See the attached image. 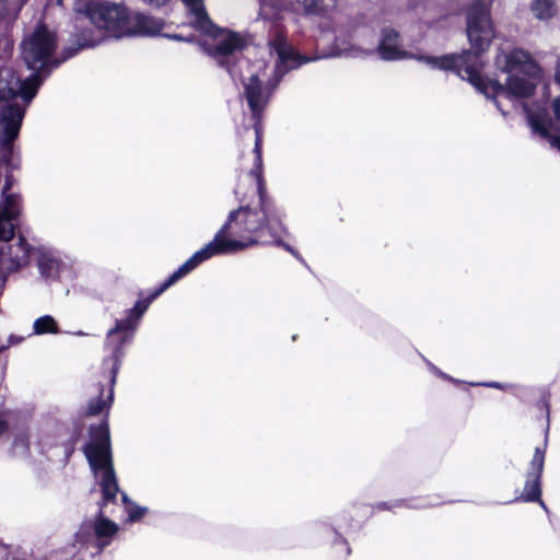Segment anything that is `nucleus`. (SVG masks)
<instances>
[{"instance_id": "e433bc0d", "label": "nucleus", "mask_w": 560, "mask_h": 560, "mask_svg": "<svg viewBox=\"0 0 560 560\" xmlns=\"http://www.w3.org/2000/svg\"><path fill=\"white\" fill-rule=\"evenodd\" d=\"M22 337H16L14 335H11L8 339L9 346L16 345L22 341Z\"/></svg>"}, {"instance_id": "4c0bfd02", "label": "nucleus", "mask_w": 560, "mask_h": 560, "mask_svg": "<svg viewBox=\"0 0 560 560\" xmlns=\"http://www.w3.org/2000/svg\"><path fill=\"white\" fill-rule=\"evenodd\" d=\"M542 405H544V407H545V408H546V410H547V418H549V402H548L547 400H544V401H542Z\"/></svg>"}, {"instance_id": "ea45409f", "label": "nucleus", "mask_w": 560, "mask_h": 560, "mask_svg": "<svg viewBox=\"0 0 560 560\" xmlns=\"http://www.w3.org/2000/svg\"><path fill=\"white\" fill-rule=\"evenodd\" d=\"M7 424L2 421H0V434L5 430Z\"/></svg>"}, {"instance_id": "2f4dec72", "label": "nucleus", "mask_w": 560, "mask_h": 560, "mask_svg": "<svg viewBox=\"0 0 560 560\" xmlns=\"http://www.w3.org/2000/svg\"><path fill=\"white\" fill-rule=\"evenodd\" d=\"M336 541L334 542L335 546H340L343 548L346 556L350 555V547L348 546V542L346 539H343L337 532H336Z\"/></svg>"}, {"instance_id": "f257e3e1", "label": "nucleus", "mask_w": 560, "mask_h": 560, "mask_svg": "<svg viewBox=\"0 0 560 560\" xmlns=\"http://www.w3.org/2000/svg\"><path fill=\"white\" fill-rule=\"evenodd\" d=\"M272 25L273 34L270 35L268 44L270 54L276 55L277 59L270 75L267 74V66L262 60L250 62L243 58L242 51L246 43L237 33L223 35L218 44L205 45V50L217 65L226 70L235 84L240 82L243 86L241 95L246 101L254 120V154L258 165L262 158V113L283 77L307 63V59L296 56V49L288 42L281 25L278 22H272Z\"/></svg>"}, {"instance_id": "9d476101", "label": "nucleus", "mask_w": 560, "mask_h": 560, "mask_svg": "<svg viewBox=\"0 0 560 560\" xmlns=\"http://www.w3.org/2000/svg\"><path fill=\"white\" fill-rule=\"evenodd\" d=\"M226 255L225 247L218 244L217 240H212L206 244L202 248L192 254L183 265H180L172 275H170L165 281L152 292L143 302H149V305L165 290L175 284L178 280L190 273L203 261L210 259L213 256Z\"/></svg>"}, {"instance_id": "c85d7f7f", "label": "nucleus", "mask_w": 560, "mask_h": 560, "mask_svg": "<svg viewBox=\"0 0 560 560\" xmlns=\"http://www.w3.org/2000/svg\"><path fill=\"white\" fill-rule=\"evenodd\" d=\"M470 385L471 386H483V387L495 388V389H501V390H505L509 387H511V385H509V384H503V383H499V382H479V383H471Z\"/></svg>"}, {"instance_id": "6e6552de", "label": "nucleus", "mask_w": 560, "mask_h": 560, "mask_svg": "<svg viewBox=\"0 0 560 560\" xmlns=\"http://www.w3.org/2000/svg\"><path fill=\"white\" fill-rule=\"evenodd\" d=\"M149 307V302L138 300L131 308L125 312V317L115 320L105 337L104 351L106 352L102 369L108 371L107 378L112 386H115L117 374L120 370L126 349L135 338L140 320Z\"/></svg>"}, {"instance_id": "bb28decb", "label": "nucleus", "mask_w": 560, "mask_h": 560, "mask_svg": "<svg viewBox=\"0 0 560 560\" xmlns=\"http://www.w3.org/2000/svg\"><path fill=\"white\" fill-rule=\"evenodd\" d=\"M122 501L125 503V510L128 514L127 522L128 523H135L142 518L147 512L148 509L144 506H140L137 503L132 502L126 493H121Z\"/></svg>"}, {"instance_id": "c756f323", "label": "nucleus", "mask_w": 560, "mask_h": 560, "mask_svg": "<svg viewBox=\"0 0 560 560\" xmlns=\"http://www.w3.org/2000/svg\"><path fill=\"white\" fill-rule=\"evenodd\" d=\"M144 4L153 9H162L166 7L171 0H141Z\"/></svg>"}, {"instance_id": "473e14b6", "label": "nucleus", "mask_w": 560, "mask_h": 560, "mask_svg": "<svg viewBox=\"0 0 560 560\" xmlns=\"http://www.w3.org/2000/svg\"><path fill=\"white\" fill-rule=\"evenodd\" d=\"M273 15H275L273 12L271 14L267 13L265 4L261 3V8H260V12H259V19H261V20H271Z\"/></svg>"}, {"instance_id": "4468645a", "label": "nucleus", "mask_w": 560, "mask_h": 560, "mask_svg": "<svg viewBox=\"0 0 560 560\" xmlns=\"http://www.w3.org/2000/svg\"><path fill=\"white\" fill-rule=\"evenodd\" d=\"M182 2L189 12L190 24L201 33L209 35L212 38L211 44H218L223 35L232 33L213 24L206 11L203 0H182Z\"/></svg>"}, {"instance_id": "4be33fe9", "label": "nucleus", "mask_w": 560, "mask_h": 560, "mask_svg": "<svg viewBox=\"0 0 560 560\" xmlns=\"http://www.w3.org/2000/svg\"><path fill=\"white\" fill-rule=\"evenodd\" d=\"M21 7L11 0H0V34L9 31L19 18Z\"/></svg>"}, {"instance_id": "a19ab883", "label": "nucleus", "mask_w": 560, "mask_h": 560, "mask_svg": "<svg viewBox=\"0 0 560 560\" xmlns=\"http://www.w3.org/2000/svg\"><path fill=\"white\" fill-rule=\"evenodd\" d=\"M74 335H77V336H88V334L82 331V330L75 331Z\"/></svg>"}, {"instance_id": "5701e85b", "label": "nucleus", "mask_w": 560, "mask_h": 560, "mask_svg": "<svg viewBox=\"0 0 560 560\" xmlns=\"http://www.w3.org/2000/svg\"><path fill=\"white\" fill-rule=\"evenodd\" d=\"M438 502L429 501L428 499L420 498L413 500H395L393 502H378L374 509L378 511L393 510L394 508H410V509H425L436 505Z\"/></svg>"}, {"instance_id": "ddd939ff", "label": "nucleus", "mask_w": 560, "mask_h": 560, "mask_svg": "<svg viewBox=\"0 0 560 560\" xmlns=\"http://www.w3.org/2000/svg\"><path fill=\"white\" fill-rule=\"evenodd\" d=\"M545 446H537L535 448L533 458L529 463L528 470L526 472V480L523 492L520 497L509 501V503L523 501V502H536L540 501L541 497V476L545 466Z\"/></svg>"}, {"instance_id": "2eb2a0df", "label": "nucleus", "mask_w": 560, "mask_h": 560, "mask_svg": "<svg viewBox=\"0 0 560 560\" xmlns=\"http://www.w3.org/2000/svg\"><path fill=\"white\" fill-rule=\"evenodd\" d=\"M370 54V51L351 45L349 35H336L334 43L327 50H323L320 54L313 56L302 55L296 50V56L302 59H307V62L316 61L324 58L335 57H360Z\"/></svg>"}, {"instance_id": "58836bf2", "label": "nucleus", "mask_w": 560, "mask_h": 560, "mask_svg": "<svg viewBox=\"0 0 560 560\" xmlns=\"http://www.w3.org/2000/svg\"><path fill=\"white\" fill-rule=\"evenodd\" d=\"M537 502H538V503L540 504V506H541V508H542V509L548 513V508H547V505L545 504V502H544L541 499H540V501H537Z\"/></svg>"}, {"instance_id": "412c9836", "label": "nucleus", "mask_w": 560, "mask_h": 560, "mask_svg": "<svg viewBox=\"0 0 560 560\" xmlns=\"http://www.w3.org/2000/svg\"><path fill=\"white\" fill-rule=\"evenodd\" d=\"M301 5L305 15L327 16L332 12L338 3V0H295Z\"/></svg>"}, {"instance_id": "6ab92c4d", "label": "nucleus", "mask_w": 560, "mask_h": 560, "mask_svg": "<svg viewBox=\"0 0 560 560\" xmlns=\"http://www.w3.org/2000/svg\"><path fill=\"white\" fill-rule=\"evenodd\" d=\"M164 27V21L144 13H136L131 15V34L130 37L141 36H155Z\"/></svg>"}, {"instance_id": "423d86ee", "label": "nucleus", "mask_w": 560, "mask_h": 560, "mask_svg": "<svg viewBox=\"0 0 560 560\" xmlns=\"http://www.w3.org/2000/svg\"><path fill=\"white\" fill-rule=\"evenodd\" d=\"M366 50L370 51L366 56L376 54L384 61L416 59L433 69L452 71L457 75H462L464 70L469 79L476 78L474 55L469 50L443 56L416 55L405 49L399 32L393 27H383L380 32L377 46L374 49Z\"/></svg>"}, {"instance_id": "79ce46f5", "label": "nucleus", "mask_w": 560, "mask_h": 560, "mask_svg": "<svg viewBox=\"0 0 560 560\" xmlns=\"http://www.w3.org/2000/svg\"><path fill=\"white\" fill-rule=\"evenodd\" d=\"M27 2V0H20V3L16 4V7H23L25 3Z\"/></svg>"}, {"instance_id": "37998d69", "label": "nucleus", "mask_w": 560, "mask_h": 560, "mask_svg": "<svg viewBox=\"0 0 560 560\" xmlns=\"http://www.w3.org/2000/svg\"><path fill=\"white\" fill-rule=\"evenodd\" d=\"M4 348H5L4 346L0 347V352H1Z\"/></svg>"}, {"instance_id": "a878e982", "label": "nucleus", "mask_w": 560, "mask_h": 560, "mask_svg": "<svg viewBox=\"0 0 560 560\" xmlns=\"http://www.w3.org/2000/svg\"><path fill=\"white\" fill-rule=\"evenodd\" d=\"M33 332L35 335L58 334L59 327L52 316L43 315L35 319L33 324Z\"/></svg>"}, {"instance_id": "dca6fc26", "label": "nucleus", "mask_w": 560, "mask_h": 560, "mask_svg": "<svg viewBox=\"0 0 560 560\" xmlns=\"http://www.w3.org/2000/svg\"><path fill=\"white\" fill-rule=\"evenodd\" d=\"M523 110L526 114L527 124L532 131L547 139L552 148L560 151V136L551 133L552 120L547 110L539 107L534 112L526 103L523 104Z\"/></svg>"}, {"instance_id": "393cba45", "label": "nucleus", "mask_w": 560, "mask_h": 560, "mask_svg": "<svg viewBox=\"0 0 560 560\" xmlns=\"http://www.w3.org/2000/svg\"><path fill=\"white\" fill-rule=\"evenodd\" d=\"M530 9L539 20H549L556 14L555 0H535Z\"/></svg>"}, {"instance_id": "9b49d317", "label": "nucleus", "mask_w": 560, "mask_h": 560, "mask_svg": "<svg viewBox=\"0 0 560 560\" xmlns=\"http://www.w3.org/2000/svg\"><path fill=\"white\" fill-rule=\"evenodd\" d=\"M226 255L225 247L218 244L217 240H212L206 244L202 248L192 254L183 265H180L172 275H170L165 281L152 292L143 302H149V305L165 290L175 284L178 280L190 273L203 261L210 259L213 256Z\"/></svg>"}, {"instance_id": "f3484780", "label": "nucleus", "mask_w": 560, "mask_h": 560, "mask_svg": "<svg viewBox=\"0 0 560 560\" xmlns=\"http://www.w3.org/2000/svg\"><path fill=\"white\" fill-rule=\"evenodd\" d=\"M523 110L526 114L527 124L532 131L547 139L552 148L560 151V136L551 133L552 120L547 110L539 107L534 112L526 103L523 104Z\"/></svg>"}, {"instance_id": "cd10ccee", "label": "nucleus", "mask_w": 560, "mask_h": 560, "mask_svg": "<svg viewBox=\"0 0 560 560\" xmlns=\"http://www.w3.org/2000/svg\"><path fill=\"white\" fill-rule=\"evenodd\" d=\"M81 430L79 428H74L69 436V439L63 443V454L66 460L70 458L75 450L77 442L79 440Z\"/></svg>"}, {"instance_id": "c9c22d12", "label": "nucleus", "mask_w": 560, "mask_h": 560, "mask_svg": "<svg viewBox=\"0 0 560 560\" xmlns=\"http://www.w3.org/2000/svg\"><path fill=\"white\" fill-rule=\"evenodd\" d=\"M555 82L560 85V57L557 60L556 67H555Z\"/></svg>"}, {"instance_id": "39448f33", "label": "nucleus", "mask_w": 560, "mask_h": 560, "mask_svg": "<svg viewBox=\"0 0 560 560\" xmlns=\"http://www.w3.org/2000/svg\"><path fill=\"white\" fill-rule=\"evenodd\" d=\"M66 47L58 58L55 52L57 49V35L48 30L45 24H39L32 34L26 36L21 43V56L27 69L32 70L27 78L20 82V95L26 103L36 96L43 82L69 58H65Z\"/></svg>"}, {"instance_id": "0eeeda50", "label": "nucleus", "mask_w": 560, "mask_h": 560, "mask_svg": "<svg viewBox=\"0 0 560 560\" xmlns=\"http://www.w3.org/2000/svg\"><path fill=\"white\" fill-rule=\"evenodd\" d=\"M89 433L90 440L82 451L95 478L100 479L103 502H114L119 486L113 465L108 421L104 419L100 424L91 425Z\"/></svg>"}, {"instance_id": "72a5a7b5", "label": "nucleus", "mask_w": 560, "mask_h": 560, "mask_svg": "<svg viewBox=\"0 0 560 560\" xmlns=\"http://www.w3.org/2000/svg\"><path fill=\"white\" fill-rule=\"evenodd\" d=\"M552 109H553L556 118L560 121V97H558L553 101Z\"/></svg>"}, {"instance_id": "aec40b11", "label": "nucleus", "mask_w": 560, "mask_h": 560, "mask_svg": "<svg viewBox=\"0 0 560 560\" xmlns=\"http://www.w3.org/2000/svg\"><path fill=\"white\" fill-rule=\"evenodd\" d=\"M10 68H0V103L20 96V82Z\"/></svg>"}, {"instance_id": "f03ea898", "label": "nucleus", "mask_w": 560, "mask_h": 560, "mask_svg": "<svg viewBox=\"0 0 560 560\" xmlns=\"http://www.w3.org/2000/svg\"><path fill=\"white\" fill-rule=\"evenodd\" d=\"M466 33L474 55L476 78L469 79L463 70L462 79L468 80L487 98L492 100L494 106L505 117L506 112L501 107L499 97L514 102L534 95L536 81L542 77V69L532 55L521 48H514L505 56L504 72L510 73L505 83L497 80L483 82L479 74V56L485 52L494 37V30L490 18L489 5L477 0L467 11Z\"/></svg>"}, {"instance_id": "7ed1b4c3", "label": "nucleus", "mask_w": 560, "mask_h": 560, "mask_svg": "<svg viewBox=\"0 0 560 560\" xmlns=\"http://www.w3.org/2000/svg\"><path fill=\"white\" fill-rule=\"evenodd\" d=\"M248 175L256 182L258 205L240 207L231 211L225 223L215 233L214 240L225 247L226 254L237 253L256 244H275L302 261L299 253L281 240L282 233L285 232L281 221L282 212L266 194L262 158L259 166L257 158H254V165Z\"/></svg>"}, {"instance_id": "20e7f679", "label": "nucleus", "mask_w": 560, "mask_h": 560, "mask_svg": "<svg viewBox=\"0 0 560 560\" xmlns=\"http://www.w3.org/2000/svg\"><path fill=\"white\" fill-rule=\"evenodd\" d=\"M75 28L72 35L75 46L66 50L65 58H72L80 50L94 48L107 39L130 37L131 14L120 3L88 2L83 9H75Z\"/></svg>"}, {"instance_id": "f8f14e48", "label": "nucleus", "mask_w": 560, "mask_h": 560, "mask_svg": "<svg viewBox=\"0 0 560 560\" xmlns=\"http://www.w3.org/2000/svg\"><path fill=\"white\" fill-rule=\"evenodd\" d=\"M226 255L225 247L218 244L217 240H212L206 244L202 248L192 254L183 265H180L172 275H170L165 281L152 292L143 302H149V305L165 290L175 284L178 280L190 273L203 261L210 259L213 256Z\"/></svg>"}, {"instance_id": "b1692460", "label": "nucleus", "mask_w": 560, "mask_h": 560, "mask_svg": "<svg viewBox=\"0 0 560 560\" xmlns=\"http://www.w3.org/2000/svg\"><path fill=\"white\" fill-rule=\"evenodd\" d=\"M114 400V386L109 384V389L106 398L102 397V393L98 397L90 399L85 413L88 416H97L104 410H108Z\"/></svg>"}, {"instance_id": "7c9ffc66", "label": "nucleus", "mask_w": 560, "mask_h": 560, "mask_svg": "<svg viewBox=\"0 0 560 560\" xmlns=\"http://www.w3.org/2000/svg\"><path fill=\"white\" fill-rule=\"evenodd\" d=\"M429 366H430V370L435 374L438 375L439 377L443 378V380H447V381H451L453 383H459L458 380H455L453 378L452 376L445 374L444 372H442L440 369H438L435 365H433L432 363H429Z\"/></svg>"}, {"instance_id": "f704fd0d", "label": "nucleus", "mask_w": 560, "mask_h": 560, "mask_svg": "<svg viewBox=\"0 0 560 560\" xmlns=\"http://www.w3.org/2000/svg\"><path fill=\"white\" fill-rule=\"evenodd\" d=\"M164 36L167 38H171L173 40H177V42H189L190 40L189 38L184 37L179 34H165Z\"/></svg>"}, {"instance_id": "a211bd4d", "label": "nucleus", "mask_w": 560, "mask_h": 560, "mask_svg": "<svg viewBox=\"0 0 560 560\" xmlns=\"http://www.w3.org/2000/svg\"><path fill=\"white\" fill-rule=\"evenodd\" d=\"M37 268L42 278L46 281H57L69 270L59 253L51 249H40L38 252Z\"/></svg>"}, {"instance_id": "1a4fd4ad", "label": "nucleus", "mask_w": 560, "mask_h": 560, "mask_svg": "<svg viewBox=\"0 0 560 560\" xmlns=\"http://www.w3.org/2000/svg\"><path fill=\"white\" fill-rule=\"evenodd\" d=\"M119 530L118 525L104 516L102 508L93 520H84L73 535V547L84 557L89 555L91 560H100L101 553L115 539Z\"/></svg>"}]
</instances>
